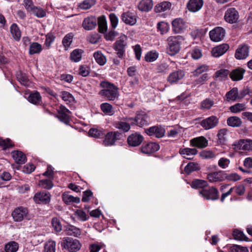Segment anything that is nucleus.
<instances>
[{
	"label": "nucleus",
	"instance_id": "f257e3e1",
	"mask_svg": "<svg viewBox=\"0 0 252 252\" xmlns=\"http://www.w3.org/2000/svg\"><path fill=\"white\" fill-rule=\"evenodd\" d=\"M102 88L99 94L109 101L114 100L119 96L118 88L107 81H102L100 84Z\"/></svg>",
	"mask_w": 252,
	"mask_h": 252
},
{
	"label": "nucleus",
	"instance_id": "f03ea898",
	"mask_svg": "<svg viewBox=\"0 0 252 252\" xmlns=\"http://www.w3.org/2000/svg\"><path fill=\"white\" fill-rule=\"evenodd\" d=\"M183 39V37L180 35L169 37L167 39V53L170 56H174L178 53L180 50V41Z\"/></svg>",
	"mask_w": 252,
	"mask_h": 252
},
{
	"label": "nucleus",
	"instance_id": "7ed1b4c3",
	"mask_svg": "<svg viewBox=\"0 0 252 252\" xmlns=\"http://www.w3.org/2000/svg\"><path fill=\"white\" fill-rule=\"evenodd\" d=\"M127 37L126 35L121 36L114 44V49L119 59H123L125 56L126 49L127 47Z\"/></svg>",
	"mask_w": 252,
	"mask_h": 252
},
{
	"label": "nucleus",
	"instance_id": "20e7f679",
	"mask_svg": "<svg viewBox=\"0 0 252 252\" xmlns=\"http://www.w3.org/2000/svg\"><path fill=\"white\" fill-rule=\"evenodd\" d=\"M198 194L207 200H216L219 198L218 189L214 187L202 189L198 190Z\"/></svg>",
	"mask_w": 252,
	"mask_h": 252
},
{
	"label": "nucleus",
	"instance_id": "39448f33",
	"mask_svg": "<svg viewBox=\"0 0 252 252\" xmlns=\"http://www.w3.org/2000/svg\"><path fill=\"white\" fill-rule=\"evenodd\" d=\"M126 120L127 121H132L131 123V125H136L140 127H142L148 125L149 118L148 116L144 112H141L138 113L134 119L128 117L126 119Z\"/></svg>",
	"mask_w": 252,
	"mask_h": 252
},
{
	"label": "nucleus",
	"instance_id": "423d86ee",
	"mask_svg": "<svg viewBox=\"0 0 252 252\" xmlns=\"http://www.w3.org/2000/svg\"><path fill=\"white\" fill-rule=\"evenodd\" d=\"M62 246L70 252H76L81 247L79 241L77 239H73L71 238H66L62 243Z\"/></svg>",
	"mask_w": 252,
	"mask_h": 252
},
{
	"label": "nucleus",
	"instance_id": "0eeeda50",
	"mask_svg": "<svg viewBox=\"0 0 252 252\" xmlns=\"http://www.w3.org/2000/svg\"><path fill=\"white\" fill-rule=\"evenodd\" d=\"M145 132L150 136H154L160 138L164 136L165 132V128L161 125H157L150 127L145 129Z\"/></svg>",
	"mask_w": 252,
	"mask_h": 252
},
{
	"label": "nucleus",
	"instance_id": "6e6552de",
	"mask_svg": "<svg viewBox=\"0 0 252 252\" xmlns=\"http://www.w3.org/2000/svg\"><path fill=\"white\" fill-rule=\"evenodd\" d=\"M225 33V31L223 28L217 27L210 31L209 36L212 41L219 42L223 39Z\"/></svg>",
	"mask_w": 252,
	"mask_h": 252
},
{
	"label": "nucleus",
	"instance_id": "1a4fd4ad",
	"mask_svg": "<svg viewBox=\"0 0 252 252\" xmlns=\"http://www.w3.org/2000/svg\"><path fill=\"white\" fill-rule=\"evenodd\" d=\"M233 148L237 152L239 150L252 151V140L241 139L233 144Z\"/></svg>",
	"mask_w": 252,
	"mask_h": 252
},
{
	"label": "nucleus",
	"instance_id": "9d476101",
	"mask_svg": "<svg viewBox=\"0 0 252 252\" xmlns=\"http://www.w3.org/2000/svg\"><path fill=\"white\" fill-rule=\"evenodd\" d=\"M219 123V119L215 116H211L200 122L201 126L205 130L212 129L216 127Z\"/></svg>",
	"mask_w": 252,
	"mask_h": 252
},
{
	"label": "nucleus",
	"instance_id": "9b49d317",
	"mask_svg": "<svg viewBox=\"0 0 252 252\" xmlns=\"http://www.w3.org/2000/svg\"><path fill=\"white\" fill-rule=\"evenodd\" d=\"M28 211L26 208L22 207L15 209L12 213L13 219L16 221H21L24 219H30L28 216Z\"/></svg>",
	"mask_w": 252,
	"mask_h": 252
},
{
	"label": "nucleus",
	"instance_id": "f8f14e48",
	"mask_svg": "<svg viewBox=\"0 0 252 252\" xmlns=\"http://www.w3.org/2000/svg\"><path fill=\"white\" fill-rule=\"evenodd\" d=\"M224 18L227 23H235L239 18L238 12L234 8H228L225 12Z\"/></svg>",
	"mask_w": 252,
	"mask_h": 252
},
{
	"label": "nucleus",
	"instance_id": "ddd939ff",
	"mask_svg": "<svg viewBox=\"0 0 252 252\" xmlns=\"http://www.w3.org/2000/svg\"><path fill=\"white\" fill-rule=\"evenodd\" d=\"M143 136L140 133L135 132L128 136L127 141L128 145L132 147H136L141 144L143 141Z\"/></svg>",
	"mask_w": 252,
	"mask_h": 252
},
{
	"label": "nucleus",
	"instance_id": "4468645a",
	"mask_svg": "<svg viewBox=\"0 0 252 252\" xmlns=\"http://www.w3.org/2000/svg\"><path fill=\"white\" fill-rule=\"evenodd\" d=\"M121 19L126 24L133 26L137 22V16L133 12L126 11L122 14Z\"/></svg>",
	"mask_w": 252,
	"mask_h": 252
},
{
	"label": "nucleus",
	"instance_id": "2eb2a0df",
	"mask_svg": "<svg viewBox=\"0 0 252 252\" xmlns=\"http://www.w3.org/2000/svg\"><path fill=\"white\" fill-rule=\"evenodd\" d=\"M249 53V46L246 44L240 45L236 50L235 57L238 60H244L248 57Z\"/></svg>",
	"mask_w": 252,
	"mask_h": 252
},
{
	"label": "nucleus",
	"instance_id": "dca6fc26",
	"mask_svg": "<svg viewBox=\"0 0 252 252\" xmlns=\"http://www.w3.org/2000/svg\"><path fill=\"white\" fill-rule=\"evenodd\" d=\"M51 195L48 192H40L35 194L33 200L36 203L47 204L50 201Z\"/></svg>",
	"mask_w": 252,
	"mask_h": 252
},
{
	"label": "nucleus",
	"instance_id": "f3484780",
	"mask_svg": "<svg viewBox=\"0 0 252 252\" xmlns=\"http://www.w3.org/2000/svg\"><path fill=\"white\" fill-rule=\"evenodd\" d=\"M172 30L175 33H180L184 32L186 27L183 20L181 18L174 19L172 22Z\"/></svg>",
	"mask_w": 252,
	"mask_h": 252
},
{
	"label": "nucleus",
	"instance_id": "a211bd4d",
	"mask_svg": "<svg viewBox=\"0 0 252 252\" xmlns=\"http://www.w3.org/2000/svg\"><path fill=\"white\" fill-rule=\"evenodd\" d=\"M245 72L244 68L238 67L229 72V77L233 81H238L243 79Z\"/></svg>",
	"mask_w": 252,
	"mask_h": 252
},
{
	"label": "nucleus",
	"instance_id": "6ab92c4d",
	"mask_svg": "<svg viewBox=\"0 0 252 252\" xmlns=\"http://www.w3.org/2000/svg\"><path fill=\"white\" fill-rule=\"evenodd\" d=\"M159 146L158 144L154 142H149L144 144L141 147V152L145 154H150L158 151Z\"/></svg>",
	"mask_w": 252,
	"mask_h": 252
},
{
	"label": "nucleus",
	"instance_id": "aec40b11",
	"mask_svg": "<svg viewBox=\"0 0 252 252\" xmlns=\"http://www.w3.org/2000/svg\"><path fill=\"white\" fill-rule=\"evenodd\" d=\"M185 75V72L182 70L175 71L169 74L167 81L171 84L177 83L184 78Z\"/></svg>",
	"mask_w": 252,
	"mask_h": 252
},
{
	"label": "nucleus",
	"instance_id": "412c9836",
	"mask_svg": "<svg viewBox=\"0 0 252 252\" xmlns=\"http://www.w3.org/2000/svg\"><path fill=\"white\" fill-rule=\"evenodd\" d=\"M118 132L110 131L105 135V139L103 141V144L106 146H112L114 144L116 141L118 139L117 137L120 135Z\"/></svg>",
	"mask_w": 252,
	"mask_h": 252
},
{
	"label": "nucleus",
	"instance_id": "4be33fe9",
	"mask_svg": "<svg viewBox=\"0 0 252 252\" xmlns=\"http://www.w3.org/2000/svg\"><path fill=\"white\" fill-rule=\"evenodd\" d=\"M58 115L57 117L59 119V120L67 124L69 119V117L68 114L70 113V111L67 109L65 106L63 105H61L59 110H58Z\"/></svg>",
	"mask_w": 252,
	"mask_h": 252
},
{
	"label": "nucleus",
	"instance_id": "5701e85b",
	"mask_svg": "<svg viewBox=\"0 0 252 252\" xmlns=\"http://www.w3.org/2000/svg\"><path fill=\"white\" fill-rule=\"evenodd\" d=\"M96 19L94 16L88 17L84 19L82 23V27L87 31L92 30L96 25Z\"/></svg>",
	"mask_w": 252,
	"mask_h": 252
},
{
	"label": "nucleus",
	"instance_id": "b1692460",
	"mask_svg": "<svg viewBox=\"0 0 252 252\" xmlns=\"http://www.w3.org/2000/svg\"><path fill=\"white\" fill-rule=\"evenodd\" d=\"M190 145L198 148H204L208 145V141L203 136L193 138L190 140Z\"/></svg>",
	"mask_w": 252,
	"mask_h": 252
},
{
	"label": "nucleus",
	"instance_id": "393cba45",
	"mask_svg": "<svg viewBox=\"0 0 252 252\" xmlns=\"http://www.w3.org/2000/svg\"><path fill=\"white\" fill-rule=\"evenodd\" d=\"M203 4V0H189L188 2L187 7L189 11L195 12L201 8Z\"/></svg>",
	"mask_w": 252,
	"mask_h": 252
},
{
	"label": "nucleus",
	"instance_id": "a878e982",
	"mask_svg": "<svg viewBox=\"0 0 252 252\" xmlns=\"http://www.w3.org/2000/svg\"><path fill=\"white\" fill-rule=\"evenodd\" d=\"M227 44H222L214 47L212 51V54L215 57H219L223 55L229 49Z\"/></svg>",
	"mask_w": 252,
	"mask_h": 252
},
{
	"label": "nucleus",
	"instance_id": "bb28decb",
	"mask_svg": "<svg viewBox=\"0 0 252 252\" xmlns=\"http://www.w3.org/2000/svg\"><path fill=\"white\" fill-rule=\"evenodd\" d=\"M207 178L211 183L222 182L224 181V172L218 171L210 173L207 175Z\"/></svg>",
	"mask_w": 252,
	"mask_h": 252
},
{
	"label": "nucleus",
	"instance_id": "cd10ccee",
	"mask_svg": "<svg viewBox=\"0 0 252 252\" xmlns=\"http://www.w3.org/2000/svg\"><path fill=\"white\" fill-rule=\"evenodd\" d=\"M128 118H126L123 119V121L116 122L115 123V126L123 131L124 132H127L130 128V125L129 123L131 124L132 121H127L126 119Z\"/></svg>",
	"mask_w": 252,
	"mask_h": 252
},
{
	"label": "nucleus",
	"instance_id": "c85d7f7f",
	"mask_svg": "<svg viewBox=\"0 0 252 252\" xmlns=\"http://www.w3.org/2000/svg\"><path fill=\"white\" fill-rule=\"evenodd\" d=\"M153 7L152 0H142L138 5V9L142 11L148 12Z\"/></svg>",
	"mask_w": 252,
	"mask_h": 252
},
{
	"label": "nucleus",
	"instance_id": "c756f323",
	"mask_svg": "<svg viewBox=\"0 0 252 252\" xmlns=\"http://www.w3.org/2000/svg\"><path fill=\"white\" fill-rule=\"evenodd\" d=\"M12 158L18 164H23L27 159L26 156L21 151H16L12 153Z\"/></svg>",
	"mask_w": 252,
	"mask_h": 252
},
{
	"label": "nucleus",
	"instance_id": "7c9ffc66",
	"mask_svg": "<svg viewBox=\"0 0 252 252\" xmlns=\"http://www.w3.org/2000/svg\"><path fill=\"white\" fill-rule=\"evenodd\" d=\"M179 153L181 155H184V158L188 159H192V158L190 156L195 155L197 153V150L195 148H186L181 149Z\"/></svg>",
	"mask_w": 252,
	"mask_h": 252
},
{
	"label": "nucleus",
	"instance_id": "2f4dec72",
	"mask_svg": "<svg viewBox=\"0 0 252 252\" xmlns=\"http://www.w3.org/2000/svg\"><path fill=\"white\" fill-rule=\"evenodd\" d=\"M62 199L63 201L66 204H70L73 203H79L80 202L79 197H74L65 192L62 194Z\"/></svg>",
	"mask_w": 252,
	"mask_h": 252
},
{
	"label": "nucleus",
	"instance_id": "473e14b6",
	"mask_svg": "<svg viewBox=\"0 0 252 252\" xmlns=\"http://www.w3.org/2000/svg\"><path fill=\"white\" fill-rule=\"evenodd\" d=\"M171 6V4L168 1H163L157 4L155 7L156 12L160 13L169 10Z\"/></svg>",
	"mask_w": 252,
	"mask_h": 252
},
{
	"label": "nucleus",
	"instance_id": "72a5a7b5",
	"mask_svg": "<svg viewBox=\"0 0 252 252\" xmlns=\"http://www.w3.org/2000/svg\"><path fill=\"white\" fill-rule=\"evenodd\" d=\"M10 33L13 38L16 41H19L21 36L20 30L16 24H12L10 28Z\"/></svg>",
	"mask_w": 252,
	"mask_h": 252
},
{
	"label": "nucleus",
	"instance_id": "f704fd0d",
	"mask_svg": "<svg viewBox=\"0 0 252 252\" xmlns=\"http://www.w3.org/2000/svg\"><path fill=\"white\" fill-rule=\"evenodd\" d=\"M28 101L35 105H38L41 101V96L38 92H35L30 94L28 97Z\"/></svg>",
	"mask_w": 252,
	"mask_h": 252
},
{
	"label": "nucleus",
	"instance_id": "c9c22d12",
	"mask_svg": "<svg viewBox=\"0 0 252 252\" xmlns=\"http://www.w3.org/2000/svg\"><path fill=\"white\" fill-rule=\"evenodd\" d=\"M83 51L82 49H76L74 50L70 55V59L71 61L77 63L81 61Z\"/></svg>",
	"mask_w": 252,
	"mask_h": 252
},
{
	"label": "nucleus",
	"instance_id": "e433bc0d",
	"mask_svg": "<svg viewBox=\"0 0 252 252\" xmlns=\"http://www.w3.org/2000/svg\"><path fill=\"white\" fill-rule=\"evenodd\" d=\"M101 111L105 114L112 116L114 114V110L113 106L108 103H103L100 105Z\"/></svg>",
	"mask_w": 252,
	"mask_h": 252
},
{
	"label": "nucleus",
	"instance_id": "4c0bfd02",
	"mask_svg": "<svg viewBox=\"0 0 252 252\" xmlns=\"http://www.w3.org/2000/svg\"><path fill=\"white\" fill-rule=\"evenodd\" d=\"M208 183L203 180L196 179L191 182V187L194 189H205V187H207Z\"/></svg>",
	"mask_w": 252,
	"mask_h": 252
},
{
	"label": "nucleus",
	"instance_id": "58836bf2",
	"mask_svg": "<svg viewBox=\"0 0 252 252\" xmlns=\"http://www.w3.org/2000/svg\"><path fill=\"white\" fill-rule=\"evenodd\" d=\"M94 57L95 61L100 65H103L106 63V58L100 51H97L94 54Z\"/></svg>",
	"mask_w": 252,
	"mask_h": 252
},
{
	"label": "nucleus",
	"instance_id": "ea45409f",
	"mask_svg": "<svg viewBox=\"0 0 252 252\" xmlns=\"http://www.w3.org/2000/svg\"><path fill=\"white\" fill-rule=\"evenodd\" d=\"M98 25L99 32L101 33H104L107 29V22L104 16L98 18Z\"/></svg>",
	"mask_w": 252,
	"mask_h": 252
},
{
	"label": "nucleus",
	"instance_id": "a19ab883",
	"mask_svg": "<svg viewBox=\"0 0 252 252\" xmlns=\"http://www.w3.org/2000/svg\"><path fill=\"white\" fill-rule=\"evenodd\" d=\"M225 97L227 101L235 100L238 97V89L233 88L226 93Z\"/></svg>",
	"mask_w": 252,
	"mask_h": 252
},
{
	"label": "nucleus",
	"instance_id": "79ce46f5",
	"mask_svg": "<svg viewBox=\"0 0 252 252\" xmlns=\"http://www.w3.org/2000/svg\"><path fill=\"white\" fill-rule=\"evenodd\" d=\"M199 169L200 167L197 163L189 162L185 167L184 171L187 174H189L192 172L197 171Z\"/></svg>",
	"mask_w": 252,
	"mask_h": 252
},
{
	"label": "nucleus",
	"instance_id": "37998d69",
	"mask_svg": "<svg viewBox=\"0 0 252 252\" xmlns=\"http://www.w3.org/2000/svg\"><path fill=\"white\" fill-rule=\"evenodd\" d=\"M42 48L41 44L37 42L32 43L30 47L29 54L33 55L39 53L42 50Z\"/></svg>",
	"mask_w": 252,
	"mask_h": 252
},
{
	"label": "nucleus",
	"instance_id": "c03bdc74",
	"mask_svg": "<svg viewBox=\"0 0 252 252\" xmlns=\"http://www.w3.org/2000/svg\"><path fill=\"white\" fill-rule=\"evenodd\" d=\"M95 3V0H84L79 3L78 7L81 9L87 10L94 5Z\"/></svg>",
	"mask_w": 252,
	"mask_h": 252
},
{
	"label": "nucleus",
	"instance_id": "a18cd8bd",
	"mask_svg": "<svg viewBox=\"0 0 252 252\" xmlns=\"http://www.w3.org/2000/svg\"><path fill=\"white\" fill-rule=\"evenodd\" d=\"M228 125L232 127L239 126L242 123L241 119L237 117H230L227 120Z\"/></svg>",
	"mask_w": 252,
	"mask_h": 252
},
{
	"label": "nucleus",
	"instance_id": "49530a36",
	"mask_svg": "<svg viewBox=\"0 0 252 252\" xmlns=\"http://www.w3.org/2000/svg\"><path fill=\"white\" fill-rule=\"evenodd\" d=\"M29 12L32 13L38 18H42L46 15V12L42 8L35 6Z\"/></svg>",
	"mask_w": 252,
	"mask_h": 252
},
{
	"label": "nucleus",
	"instance_id": "de8ad7c7",
	"mask_svg": "<svg viewBox=\"0 0 252 252\" xmlns=\"http://www.w3.org/2000/svg\"><path fill=\"white\" fill-rule=\"evenodd\" d=\"M51 225L56 232H59L62 231V225L58 218L56 217L53 218L51 220Z\"/></svg>",
	"mask_w": 252,
	"mask_h": 252
},
{
	"label": "nucleus",
	"instance_id": "09e8293b",
	"mask_svg": "<svg viewBox=\"0 0 252 252\" xmlns=\"http://www.w3.org/2000/svg\"><path fill=\"white\" fill-rule=\"evenodd\" d=\"M19 246L17 243L12 241L7 243L5 246L6 252H16L18 250Z\"/></svg>",
	"mask_w": 252,
	"mask_h": 252
},
{
	"label": "nucleus",
	"instance_id": "8fccbe9b",
	"mask_svg": "<svg viewBox=\"0 0 252 252\" xmlns=\"http://www.w3.org/2000/svg\"><path fill=\"white\" fill-rule=\"evenodd\" d=\"M89 134L94 137L100 138L105 135L102 129L97 128H91L89 131Z\"/></svg>",
	"mask_w": 252,
	"mask_h": 252
},
{
	"label": "nucleus",
	"instance_id": "3c124183",
	"mask_svg": "<svg viewBox=\"0 0 252 252\" xmlns=\"http://www.w3.org/2000/svg\"><path fill=\"white\" fill-rule=\"evenodd\" d=\"M67 234L69 235H73L75 237H78L81 234V231L80 229L74 226H70L66 229Z\"/></svg>",
	"mask_w": 252,
	"mask_h": 252
},
{
	"label": "nucleus",
	"instance_id": "603ef678",
	"mask_svg": "<svg viewBox=\"0 0 252 252\" xmlns=\"http://www.w3.org/2000/svg\"><path fill=\"white\" fill-rule=\"evenodd\" d=\"M233 236L236 240L241 241H248V238L244 234V233L239 230L236 229L233 231Z\"/></svg>",
	"mask_w": 252,
	"mask_h": 252
},
{
	"label": "nucleus",
	"instance_id": "864d4df0",
	"mask_svg": "<svg viewBox=\"0 0 252 252\" xmlns=\"http://www.w3.org/2000/svg\"><path fill=\"white\" fill-rule=\"evenodd\" d=\"M75 216L81 221H85L88 220L89 217L82 210L78 209L74 213Z\"/></svg>",
	"mask_w": 252,
	"mask_h": 252
},
{
	"label": "nucleus",
	"instance_id": "5fc2aeb1",
	"mask_svg": "<svg viewBox=\"0 0 252 252\" xmlns=\"http://www.w3.org/2000/svg\"><path fill=\"white\" fill-rule=\"evenodd\" d=\"M227 130L225 128L220 130L218 132L217 136L218 137L219 142L221 144H224L226 140Z\"/></svg>",
	"mask_w": 252,
	"mask_h": 252
},
{
	"label": "nucleus",
	"instance_id": "6e6d98bb",
	"mask_svg": "<svg viewBox=\"0 0 252 252\" xmlns=\"http://www.w3.org/2000/svg\"><path fill=\"white\" fill-rule=\"evenodd\" d=\"M241 179V177L237 173L226 174L224 173V180L236 182Z\"/></svg>",
	"mask_w": 252,
	"mask_h": 252
},
{
	"label": "nucleus",
	"instance_id": "4d7b16f0",
	"mask_svg": "<svg viewBox=\"0 0 252 252\" xmlns=\"http://www.w3.org/2000/svg\"><path fill=\"white\" fill-rule=\"evenodd\" d=\"M157 28L161 34L166 33L169 29V25L164 22H159L158 24Z\"/></svg>",
	"mask_w": 252,
	"mask_h": 252
},
{
	"label": "nucleus",
	"instance_id": "13d9d810",
	"mask_svg": "<svg viewBox=\"0 0 252 252\" xmlns=\"http://www.w3.org/2000/svg\"><path fill=\"white\" fill-rule=\"evenodd\" d=\"M73 35L72 33L66 34L63 38L62 43L65 49H67L72 42Z\"/></svg>",
	"mask_w": 252,
	"mask_h": 252
},
{
	"label": "nucleus",
	"instance_id": "bf43d9fd",
	"mask_svg": "<svg viewBox=\"0 0 252 252\" xmlns=\"http://www.w3.org/2000/svg\"><path fill=\"white\" fill-rule=\"evenodd\" d=\"M246 109L245 104L244 103H237L230 107L229 110L233 113H238L243 111Z\"/></svg>",
	"mask_w": 252,
	"mask_h": 252
},
{
	"label": "nucleus",
	"instance_id": "052dcab7",
	"mask_svg": "<svg viewBox=\"0 0 252 252\" xmlns=\"http://www.w3.org/2000/svg\"><path fill=\"white\" fill-rule=\"evenodd\" d=\"M56 243L53 241H49L44 246V252H55Z\"/></svg>",
	"mask_w": 252,
	"mask_h": 252
},
{
	"label": "nucleus",
	"instance_id": "680f3d73",
	"mask_svg": "<svg viewBox=\"0 0 252 252\" xmlns=\"http://www.w3.org/2000/svg\"><path fill=\"white\" fill-rule=\"evenodd\" d=\"M39 185L44 189H50L53 187V184L50 180L45 179L39 181Z\"/></svg>",
	"mask_w": 252,
	"mask_h": 252
},
{
	"label": "nucleus",
	"instance_id": "e2e57ef3",
	"mask_svg": "<svg viewBox=\"0 0 252 252\" xmlns=\"http://www.w3.org/2000/svg\"><path fill=\"white\" fill-rule=\"evenodd\" d=\"M228 74L229 75V71L228 70L221 69L218 70L216 72L215 77L221 80L222 79L226 77Z\"/></svg>",
	"mask_w": 252,
	"mask_h": 252
},
{
	"label": "nucleus",
	"instance_id": "0e129e2a",
	"mask_svg": "<svg viewBox=\"0 0 252 252\" xmlns=\"http://www.w3.org/2000/svg\"><path fill=\"white\" fill-rule=\"evenodd\" d=\"M158 57V54L156 52H148L145 56V59L147 62H153L156 61Z\"/></svg>",
	"mask_w": 252,
	"mask_h": 252
},
{
	"label": "nucleus",
	"instance_id": "69168bd1",
	"mask_svg": "<svg viewBox=\"0 0 252 252\" xmlns=\"http://www.w3.org/2000/svg\"><path fill=\"white\" fill-rule=\"evenodd\" d=\"M17 79L23 85H28L29 80L25 74L20 72L17 74Z\"/></svg>",
	"mask_w": 252,
	"mask_h": 252
},
{
	"label": "nucleus",
	"instance_id": "338daca9",
	"mask_svg": "<svg viewBox=\"0 0 252 252\" xmlns=\"http://www.w3.org/2000/svg\"><path fill=\"white\" fill-rule=\"evenodd\" d=\"M229 252H249V251L246 247L235 245L230 247Z\"/></svg>",
	"mask_w": 252,
	"mask_h": 252
},
{
	"label": "nucleus",
	"instance_id": "774afa93",
	"mask_svg": "<svg viewBox=\"0 0 252 252\" xmlns=\"http://www.w3.org/2000/svg\"><path fill=\"white\" fill-rule=\"evenodd\" d=\"M190 54L191 57L195 60L199 59L202 57L201 50L197 47H195L192 49L190 52Z\"/></svg>",
	"mask_w": 252,
	"mask_h": 252
}]
</instances>
